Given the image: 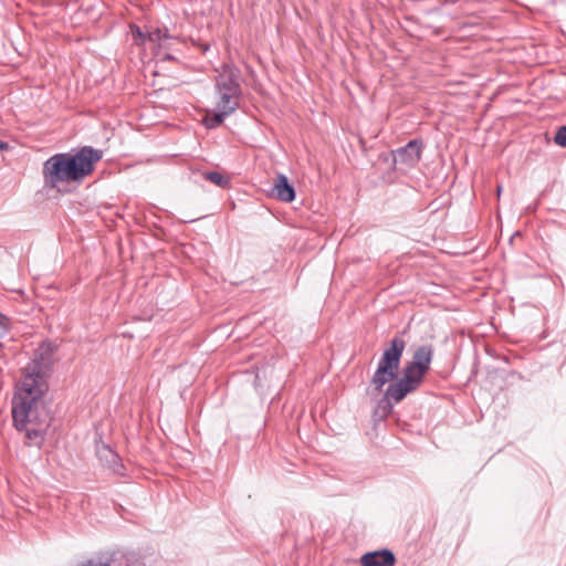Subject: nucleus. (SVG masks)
I'll use <instances>...</instances> for the list:
<instances>
[{
  "label": "nucleus",
  "instance_id": "obj_1",
  "mask_svg": "<svg viewBox=\"0 0 566 566\" xmlns=\"http://www.w3.org/2000/svg\"><path fill=\"white\" fill-rule=\"evenodd\" d=\"M54 349L51 343H42L38 347L32 361L24 368V377L12 398L14 428L25 432L28 444L39 448L44 441L51 421L44 395L48 390L46 376L53 364Z\"/></svg>",
  "mask_w": 566,
  "mask_h": 566
},
{
  "label": "nucleus",
  "instance_id": "obj_2",
  "mask_svg": "<svg viewBox=\"0 0 566 566\" xmlns=\"http://www.w3.org/2000/svg\"><path fill=\"white\" fill-rule=\"evenodd\" d=\"M102 157V150L91 146H84L75 154H55L43 164L44 182L46 186L55 188L61 182L81 181L93 172L95 164Z\"/></svg>",
  "mask_w": 566,
  "mask_h": 566
},
{
  "label": "nucleus",
  "instance_id": "obj_3",
  "mask_svg": "<svg viewBox=\"0 0 566 566\" xmlns=\"http://www.w3.org/2000/svg\"><path fill=\"white\" fill-rule=\"evenodd\" d=\"M432 357V345L419 346L413 352L411 360L403 366L401 377L389 384L385 397L389 401L398 403L409 394L416 391L430 369Z\"/></svg>",
  "mask_w": 566,
  "mask_h": 566
},
{
  "label": "nucleus",
  "instance_id": "obj_4",
  "mask_svg": "<svg viewBox=\"0 0 566 566\" xmlns=\"http://www.w3.org/2000/svg\"><path fill=\"white\" fill-rule=\"evenodd\" d=\"M241 71L232 63H224L214 78L216 108L234 113L242 95Z\"/></svg>",
  "mask_w": 566,
  "mask_h": 566
},
{
  "label": "nucleus",
  "instance_id": "obj_5",
  "mask_svg": "<svg viewBox=\"0 0 566 566\" xmlns=\"http://www.w3.org/2000/svg\"><path fill=\"white\" fill-rule=\"evenodd\" d=\"M405 348L406 342L395 337L390 346L384 350L370 381L376 391L381 392L386 384L396 379Z\"/></svg>",
  "mask_w": 566,
  "mask_h": 566
},
{
  "label": "nucleus",
  "instance_id": "obj_6",
  "mask_svg": "<svg viewBox=\"0 0 566 566\" xmlns=\"http://www.w3.org/2000/svg\"><path fill=\"white\" fill-rule=\"evenodd\" d=\"M423 143L420 139H412L406 146L392 151L395 165L406 168L415 167L421 159Z\"/></svg>",
  "mask_w": 566,
  "mask_h": 566
},
{
  "label": "nucleus",
  "instance_id": "obj_7",
  "mask_svg": "<svg viewBox=\"0 0 566 566\" xmlns=\"http://www.w3.org/2000/svg\"><path fill=\"white\" fill-rule=\"evenodd\" d=\"M133 556L122 552H105L80 566H133Z\"/></svg>",
  "mask_w": 566,
  "mask_h": 566
},
{
  "label": "nucleus",
  "instance_id": "obj_8",
  "mask_svg": "<svg viewBox=\"0 0 566 566\" xmlns=\"http://www.w3.org/2000/svg\"><path fill=\"white\" fill-rule=\"evenodd\" d=\"M97 455L102 464L108 468L114 474L124 475V465L119 455L108 446L102 444L98 447Z\"/></svg>",
  "mask_w": 566,
  "mask_h": 566
},
{
  "label": "nucleus",
  "instance_id": "obj_9",
  "mask_svg": "<svg viewBox=\"0 0 566 566\" xmlns=\"http://www.w3.org/2000/svg\"><path fill=\"white\" fill-rule=\"evenodd\" d=\"M395 555L389 549L368 552L360 558L361 566H394Z\"/></svg>",
  "mask_w": 566,
  "mask_h": 566
},
{
  "label": "nucleus",
  "instance_id": "obj_10",
  "mask_svg": "<svg viewBox=\"0 0 566 566\" xmlns=\"http://www.w3.org/2000/svg\"><path fill=\"white\" fill-rule=\"evenodd\" d=\"M272 195L283 202H291L295 199V189L289 182L285 175H277L272 189Z\"/></svg>",
  "mask_w": 566,
  "mask_h": 566
},
{
  "label": "nucleus",
  "instance_id": "obj_11",
  "mask_svg": "<svg viewBox=\"0 0 566 566\" xmlns=\"http://www.w3.org/2000/svg\"><path fill=\"white\" fill-rule=\"evenodd\" d=\"M232 113H228L227 111L224 109H217L213 111L212 113H208L206 118H205V125L207 126V128H216L218 127L219 125H221L223 123V120L229 116L231 115Z\"/></svg>",
  "mask_w": 566,
  "mask_h": 566
},
{
  "label": "nucleus",
  "instance_id": "obj_12",
  "mask_svg": "<svg viewBox=\"0 0 566 566\" xmlns=\"http://www.w3.org/2000/svg\"><path fill=\"white\" fill-rule=\"evenodd\" d=\"M206 180L219 186L220 188H229L230 178L218 171H208L203 174Z\"/></svg>",
  "mask_w": 566,
  "mask_h": 566
},
{
  "label": "nucleus",
  "instance_id": "obj_13",
  "mask_svg": "<svg viewBox=\"0 0 566 566\" xmlns=\"http://www.w3.org/2000/svg\"><path fill=\"white\" fill-rule=\"evenodd\" d=\"M147 39L150 42H158L161 43L164 40L170 39V35L168 34L167 29L161 30L159 28H156L148 32Z\"/></svg>",
  "mask_w": 566,
  "mask_h": 566
},
{
  "label": "nucleus",
  "instance_id": "obj_14",
  "mask_svg": "<svg viewBox=\"0 0 566 566\" xmlns=\"http://www.w3.org/2000/svg\"><path fill=\"white\" fill-rule=\"evenodd\" d=\"M554 142L562 147H566V126H560L557 129Z\"/></svg>",
  "mask_w": 566,
  "mask_h": 566
},
{
  "label": "nucleus",
  "instance_id": "obj_15",
  "mask_svg": "<svg viewBox=\"0 0 566 566\" xmlns=\"http://www.w3.org/2000/svg\"><path fill=\"white\" fill-rule=\"evenodd\" d=\"M9 329V322L6 316L0 313V337H3Z\"/></svg>",
  "mask_w": 566,
  "mask_h": 566
},
{
  "label": "nucleus",
  "instance_id": "obj_16",
  "mask_svg": "<svg viewBox=\"0 0 566 566\" xmlns=\"http://www.w3.org/2000/svg\"><path fill=\"white\" fill-rule=\"evenodd\" d=\"M9 147L8 143L0 140V151L8 150Z\"/></svg>",
  "mask_w": 566,
  "mask_h": 566
},
{
  "label": "nucleus",
  "instance_id": "obj_17",
  "mask_svg": "<svg viewBox=\"0 0 566 566\" xmlns=\"http://www.w3.org/2000/svg\"><path fill=\"white\" fill-rule=\"evenodd\" d=\"M137 35H138V38H140V39H145V38H146V36L144 35V33L140 31V29H139V28H137Z\"/></svg>",
  "mask_w": 566,
  "mask_h": 566
},
{
  "label": "nucleus",
  "instance_id": "obj_18",
  "mask_svg": "<svg viewBox=\"0 0 566 566\" xmlns=\"http://www.w3.org/2000/svg\"><path fill=\"white\" fill-rule=\"evenodd\" d=\"M501 191H502V186H500V185H499V186L496 187V193H497V197H500Z\"/></svg>",
  "mask_w": 566,
  "mask_h": 566
},
{
  "label": "nucleus",
  "instance_id": "obj_19",
  "mask_svg": "<svg viewBox=\"0 0 566 566\" xmlns=\"http://www.w3.org/2000/svg\"><path fill=\"white\" fill-rule=\"evenodd\" d=\"M166 59L171 60L172 57H171V55L167 54Z\"/></svg>",
  "mask_w": 566,
  "mask_h": 566
}]
</instances>
